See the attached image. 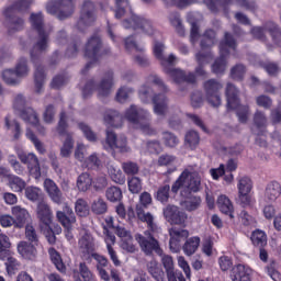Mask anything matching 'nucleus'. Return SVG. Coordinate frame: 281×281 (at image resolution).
<instances>
[{
	"mask_svg": "<svg viewBox=\"0 0 281 281\" xmlns=\"http://www.w3.org/2000/svg\"><path fill=\"white\" fill-rule=\"evenodd\" d=\"M31 25L35 32H37L40 40L34 44L31 49V63L35 66L34 82L36 93L43 91L45 85V66L41 65V53L47 49V38L49 35L45 32V23L43 13H32L30 16Z\"/></svg>",
	"mask_w": 281,
	"mask_h": 281,
	"instance_id": "obj_1",
	"label": "nucleus"
},
{
	"mask_svg": "<svg viewBox=\"0 0 281 281\" xmlns=\"http://www.w3.org/2000/svg\"><path fill=\"white\" fill-rule=\"evenodd\" d=\"M137 216L139 221L143 223H147L148 229L145 231L144 237L142 234H137L135 236V240L138 243L142 251L145 256H153V254H157V256H164V249L159 245V240L155 238L157 234L161 233V228L155 224V217L150 213L138 212Z\"/></svg>",
	"mask_w": 281,
	"mask_h": 281,
	"instance_id": "obj_2",
	"label": "nucleus"
},
{
	"mask_svg": "<svg viewBox=\"0 0 281 281\" xmlns=\"http://www.w3.org/2000/svg\"><path fill=\"white\" fill-rule=\"evenodd\" d=\"M83 56L90 61H88L81 70L82 76L87 75V71H89L95 63H100L101 58L111 56V47L104 46L100 36L92 35L86 43Z\"/></svg>",
	"mask_w": 281,
	"mask_h": 281,
	"instance_id": "obj_3",
	"label": "nucleus"
},
{
	"mask_svg": "<svg viewBox=\"0 0 281 281\" xmlns=\"http://www.w3.org/2000/svg\"><path fill=\"white\" fill-rule=\"evenodd\" d=\"M218 47L220 57H217L211 66L213 74H215L216 76L225 74V69L227 67V56H229V49H233L235 52L236 47H238V43L236 42V37H234V34L225 32Z\"/></svg>",
	"mask_w": 281,
	"mask_h": 281,
	"instance_id": "obj_4",
	"label": "nucleus"
},
{
	"mask_svg": "<svg viewBox=\"0 0 281 281\" xmlns=\"http://www.w3.org/2000/svg\"><path fill=\"white\" fill-rule=\"evenodd\" d=\"M111 89H113V70H108L101 81L95 83V79H89L82 88V98L87 100L93 95V92L98 91V98H109L111 95Z\"/></svg>",
	"mask_w": 281,
	"mask_h": 281,
	"instance_id": "obj_5",
	"label": "nucleus"
},
{
	"mask_svg": "<svg viewBox=\"0 0 281 281\" xmlns=\"http://www.w3.org/2000/svg\"><path fill=\"white\" fill-rule=\"evenodd\" d=\"M30 5H32V0H18L4 10L3 14L9 23V34L23 30L25 21L16 16V12H27Z\"/></svg>",
	"mask_w": 281,
	"mask_h": 281,
	"instance_id": "obj_6",
	"label": "nucleus"
},
{
	"mask_svg": "<svg viewBox=\"0 0 281 281\" xmlns=\"http://www.w3.org/2000/svg\"><path fill=\"white\" fill-rule=\"evenodd\" d=\"M176 60L177 57L173 54H170L168 58L162 56L160 63L162 67H165V74L170 76L176 85H183V82H186V85H196V75L194 72H186V70L172 68Z\"/></svg>",
	"mask_w": 281,
	"mask_h": 281,
	"instance_id": "obj_7",
	"label": "nucleus"
},
{
	"mask_svg": "<svg viewBox=\"0 0 281 281\" xmlns=\"http://www.w3.org/2000/svg\"><path fill=\"white\" fill-rule=\"evenodd\" d=\"M190 192H200L201 191V177L198 173H192L190 170L184 169L178 179L171 186L172 194H179V190L186 186Z\"/></svg>",
	"mask_w": 281,
	"mask_h": 281,
	"instance_id": "obj_8",
	"label": "nucleus"
},
{
	"mask_svg": "<svg viewBox=\"0 0 281 281\" xmlns=\"http://www.w3.org/2000/svg\"><path fill=\"white\" fill-rule=\"evenodd\" d=\"M76 4L71 0H57L54 3L47 4L46 11L53 16L57 15L59 21H65L74 14Z\"/></svg>",
	"mask_w": 281,
	"mask_h": 281,
	"instance_id": "obj_9",
	"label": "nucleus"
},
{
	"mask_svg": "<svg viewBox=\"0 0 281 281\" xmlns=\"http://www.w3.org/2000/svg\"><path fill=\"white\" fill-rule=\"evenodd\" d=\"M37 218H40L41 229L49 245H56V234L58 235L63 233L60 225H55L54 229L52 228L50 212H38Z\"/></svg>",
	"mask_w": 281,
	"mask_h": 281,
	"instance_id": "obj_10",
	"label": "nucleus"
},
{
	"mask_svg": "<svg viewBox=\"0 0 281 281\" xmlns=\"http://www.w3.org/2000/svg\"><path fill=\"white\" fill-rule=\"evenodd\" d=\"M203 89L205 91L206 102L213 109H218L223 101L221 99V89H223V83L216 79H209L203 83Z\"/></svg>",
	"mask_w": 281,
	"mask_h": 281,
	"instance_id": "obj_11",
	"label": "nucleus"
},
{
	"mask_svg": "<svg viewBox=\"0 0 281 281\" xmlns=\"http://www.w3.org/2000/svg\"><path fill=\"white\" fill-rule=\"evenodd\" d=\"M95 23V3L91 0H86L81 7L80 18L77 21V29L79 32H83L89 25Z\"/></svg>",
	"mask_w": 281,
	"mask_h": 281,
	"instance_id": "obj_12",
	"label": "nucleus"
},
{
	"mask_svg": "<svg viewBox=\"0 0 281 281\" xmlns=\"http://www.w3.org/2000/svg\"><path fill=\"white\" fill-rule=\"evenodd\" d=\"M122 25L125 30H142L148 36H153L155 34V27H153V21L142 18L137 14H132L131 20L126 19L122 22Z\"/></svg>",
	"mask_w": 281,
	"mask_h": 281,
	"instance_id": "obj_13",
	"label": "nucleus"
},
{
	"mask_svg": "<svg viewBox=\"0 0 281 281\" xmlns=\"http://www.w3.org/2000/svg\"><path fill=\"white\" fill-rule=\"evenodd\" d=\"M18 158L22 164L27 166L29 172L33 179H41V162L38 161V157L35 156L34 153H25L23 150L18 151Z\"/></svg>",
	"mask_w": 281,
	"mask_h": 281,
	"instance_id": "obj_14",
	"label": "nucleus"
},
{
	"mask_svg": "<svg viewBox=\"0 0 281 281\" xmlns=\"http://www.w3.org/2000/svg\"><path fill=\"white\" fill-rule=\"evenodd\" d=\"M105 144L110 150H117L119 153H128L131 150L126 136L117 137V134L111 128L105 131Z\"/></svg>",
	"mask_w": 281,
	"mask_h": 281,
	"instance_id": "obj_15",
	"label": "nucleus"
},
{
	"mask_svg": "<svg viewBox=\"0 0 281 281\" xmlns=\"http://www.w3.org/2000/svg\"><path fill=\"white\" fill-rule=\"evenodd\" d=\"M169 248L172 254H179L181 251V240L190 236L188 229L171 228L169 229Z\"/></svg>",
	"mask_w": 281,
	"mask_h": 281,
	"instance_id": "obj_16",
	"label": "nucleus"
},
{
	"mask_svg": "<svg viewBox=\"0 0 281 281\" xmlns=\"http://www.w3.org/2000/svg\"><path fill=\"white\" fill-rule=\"evenodd\" d=\"M44 190L45 192H47L53 203H56V205H63V201H65V198L63 196V191H60V188L58 187V184L55 183L54 180L46 178L44 180Z\"/></svg>",
	"mask_w": 281,
	"mask_h": 281,
	"instance_id": "obj_17",
	"label": "nucleus"
},
{
	"mask_svg": "<svg viewBox=\"0 0 281 281\" xmlns=\"http://www.w3.org/2000/svg\"><path fill=\"white\" fill-rule=\"evenodd\" d=\"M105 198L110 203H119L115 206V212H126V207L124 203H122V199H124V194L122 193V188L112 186L105 190Z\"/></svg>",
	"mask_w": 281,
	"mask_h": 281,
	"instance_id": "obj_18",
	"label": "nucleus"
},
{
	"mask_svg": "<svg viewBox=\"0 0 281 281\" xmlns=\"http://www.w3.org/2000/svg\"><path fill=\"white\" fill-rule=\"evenodd\" d=\"M13 109L18 112L23 122L27 121V117L36 113V111H34L32 108L25 106V97H23V94L15 95L13 101Z\"/></svg>",
	"mask_w": 281,
	"mask_h": 281,
	"instance_id": "obj_19",
	"label": "nucleus"
},
{
	"mask_svg": "<svg viewBox=\"0 0 281 281\" xmlns=\"http://www.w3.org/2000/svg\"><path fill=\"white\" fill-rule=\"evenodd\" d=\"M226 95V110L236 109L240 104V91L234 83H227L225 89Z\"/></svg>",
	"mask_w": 281,
	"mask_h": 281,
	"instance_id": "obj_20",
	"label": "nucleus"
},
{
	"mask_svg": "<svg viewBox=\"0 0 281 281\" xmlns=\"http://www.w3.org/2000/svg\"><path fill=\"white\" fill-rule=\"evenodd\" d=\"M146 115L148 112L142 110L135 104H132L124 113L125 120L130 122V124L137 125L142 120H146Z\"/></svg>",
	"mask_w": 281,
	"mask_h": 281,
	"instance_id": "obj_21",
	"label": "nucleus"
},
{
	"mask_svg": "<svg viewBox=\"0 0 281 281\" xmlns=\"http://www.w3.org/2000/svg\"><path fill=\"white\" fill-rule=\"evenodd\" d=\"M232 281H251V268L243 263L233 267L231 272Z\"/></svg>",
	"mask_w": 281,
	"mask_h": 281,
	"instance_id": "obj_22",
	"label": "nucleus"
},
{
	"mask_svg": "<svg viewBox=\"0 0 281 281\" xmlns=\"http://www.w3.org/2000/svg\"><path fill=\"white\" fill-rule=\"evenodd\" d=\"M57 218L63 227H65L66 229V238H68V240H70V238H74V236H71V225L76 223V213L57 212Z\"/></svg>",
	"mask_w": 281,
	"mask_h": 281,
	"instance_id": "obj_23",
	"label": "nucleus"
},
{
	"mask_svg": "<svg viewBox=\"0 0 281 281\" xmlns=\"http://www.w3.org/2000/svg\"><path fill=\"white\" fill-rule=\"evenodd\" d=\"M38 245H34L32 241H20L18 244V252L21 254L22 258L25 260H35L38 255V250L36 247Z\"/></svg>",
	"mask_w": 281,
	"mask_h": 281,
	"instance_id": "obj_24",
	"label": "nucleus"
},
{
	"mask_svg": "<svg viewBox=\"0 0 281 281\" xmlns=\"http://www.w3.org/2000/svg\"><path fill=\"white\" fill-rule=\"evenodd\" d=\"M154 112L156 115H166L168 111V97L165 93H158L153 97Z\"/></svg>",
	"mask_w": 281,
	"mask_h": 281,
	"instance_id": "obj_25",
	"label": "nucleus"
},
{
	"mask_svg": "<svg viewBox=\"0 0 281 281\" xmlns=\"http://www.w3.org/2000/svg\"><path fill=\"white\" fill-rule=\"evenodd\" d=\"M147 271L154 280L166 281V272H164L157 260L151 259L147 262Z\"/></svg>",
	"mask_w": 281,
	"mask_h": 281,
	"instance_id": "obj_26",
	"label": "nucleus"
},
{
	"mask_svg": "<svg viewBox=\"0 0 281 281\" xmlns=\"http://www.w3.org/2000/svg\"><path fill=\"white\" fill-rule=\"evenodd\" d=\"M103 120L108 126H112L113 128H120L123 123L122 114L115 110L106 111Z\"/></svg>",
	"mask_w": 281,
	"mask_h": 281,
	"instance_id": "obj_27",
	"label": "nucleus"
},
{
	"mask_svg": "<svg viewBox=\"0 0 281 281\" xmlns=\"http://www.w3.org/2000/svg\"><path fill=\"white\" fill-rule=\"evenodd\" d=\"M200 245H201V237L193 236L188 238L182 246V251L184 256H194V254H196V251L199 250Z\"/></svg>",
	"mask_w": 281,
	"mask_h": 281,
	"instance_id": "obj_28",
	"label": "nucleus"
},
{
	"mask_svg": "<svg viewBox=\"0 0 281 281\" xmlns=\"http://www.w3.org/2000/svg\"><path fill=\"white\" fill-rule=\"evenodd\" d=\"M94 260H97V271H99V276L101 280L104 281H111V277L109 276V272L104 267H108L109 265V259L102 255L94 254L93 255Z\"/></svg>",
	"mask_w": 281,
	"mask_h": 281,
	"instance_id": "obj_29",
	"label": "nucleus"
},
{
	"mask_svg": "<svg viewBox=\"0 0 281 281\" xmlns=\"http://www.w3.org/2000/svg\"><path fill=\"white\" fill-rule=\"evenodd\" d=\"M281 194V186L278 181H271L267 184L265 191V199L267 201H276L280 198Z\"/></svg>",
	"mask_w": 281,
	"mask_h": 281,
	"instance_id": "obj_30",
	"label": "nucleus"
},
{
	"mask_svg": "<svg viewBox=\"0 0 281 281\" xmlns=\"http://www.w3.org/2000/svg\"><path fill=\"white\" fill-rule=\"evenodd\" d=\"M8 179V186L13 192H23L25 188L27 187V182L23 180V178L14 175H9Z\"/></svg>",
	"mask_w": 281,
	"mask_h": 281,
	"instance_id": "obj_31",
	"label": "nucleus"
},
{
	"mask_svg": "<svg viewBox=\"0 0 281 281\" xmlns=\"http://www.w3.org/2000/svg\"><path fill=\"white\" fill-rule=\"evenodd\" d=\"M24 196L27 201L36 203V201L43 199V190L38 187L27 186L24 188Z\"/></svg>",
	"mask_w": 281,
	"mask_h": 281,
	"instance_id": "obj_32",
	"label": "nucleus"
},
{
	"mask_svg": "<svg viewBox=\"0 0 281 281\" xmlns=\"http://www.w3.org/2000/svg\"><path fill=\"white\" fill-rule=\"evenodd\" d=\"M184 144L190 148V150H196L199 144H201V136L199 132L191 130L187 132L184 136Z\"/></svg>",
	"mask_w": 281,
	"mask_h": 281,
	"instance_id": "obj_33",
	"label": "nucleus"
},
{
	"mask_svg": "<svg viewBox=\"0 0 281 281\" xmlns=\"http://www.w3.org/2000/svg\"><path fill=\"white\" fill-rule=\"evenodd\" d=\"M4 126L8 131H10V128H12V133H13V139L14 142H18V139H21V135H23V131L21 130V123H19V121L13 120L12 122L10 121V114H8L4 117Z\"/></svg>",
	"mask_w": 281,
	"mask_h": 281,
	"instance_id": "obj_34",
	"label": "nucleus"
},
{
	"mask_svg": "<svg viewBox=\"0 0 281 281\" xmlns=\"http://www.w3.org/2000/svg\"><path fill=\"white\" fill-rule=\"evenodd\" d=\"M164 216L170 225H183L188 218L184 212H165Z\"/></svg>",
	"mask_w": 281,
	"mask_h": 281,
	"instance_id": "obj_35",
	"label": "nucleus"
},
{
	"mask_svg": "<svg viewBox=\"0 0 281 281\" xmlns=\"http://www.w3.org/2000/svg\"><path fill=\"white\" fill-rule=\"evenodd\" d=\"M48 254L57 271H59L60 273H67V266H65V262H63V257H60V254L57 252L55 248H49Z\"/></svg>",
	"mask_w": 281,
	"mask_h": 281,
	"instance_id": "obj_36",
	"label": "nucleus"
},
{
	"mask_svg": "<svg viewBox=\"0 0 281 281\" xmlns=\"http://www.w3.org/2000/svg\"><path fill=\"white\" fill-rule=\"evenodd\" d=\"M250 240L255 247L262 249L267 247V233L261 229H256L252 232Z\"/></svg>",
	"mask_w": 281,
	"mask_h": 281,
	"instance_id": "obj_37",
	"label": "nucleus"
},
{
	"mask_svg": "<svg viewBox=\"0 0 281 281\" xmlns=\"http://www.w3.org/2000/svg\"><path fill=\"white\" fill-rule=\"evenodd\" d=\"M91 186H93V178H91V175L82 172L77 178V188L80 192H87V190L91 189Z\"/></svg>",
	"mask_w": 281,
	"mask_h": 281,
	"instance_id": "obj_38",
	"label": "nucleus"
},
{
	"mask_svg": "<svg viewBox=\"0 0 281 281\" xmlns=\"http://www.w3.org/2000/svg\"><path fill=\"white\" fill-rule=\"evenodd\" d=\"M236 203L237 205H240L243 210H254L256 200L249 193H238Z\"/></svg>",
	"mask_w": 281,
	"mask_h": 281,
	"instance_id": "obj_39",
	"label": "nucleus"
},
{
	"mask_svg": "<svg viewBox=\"0 0 281 281\" xmlns=\"http://www.w3.org/2000/svg\"><path fill=\"white\" fill-rule=\"evenodd\" d=\"M67 128H69V123H67V112L61 111L59 114V121L57 123L56 131L60 137H67L68 135H71V133H69Z\"/></svg>",
	"mask_w": 281,
	"mask_h": 281,
	"instance_id": "obj_40",
	"label": "nucleus"
},
{
	"mask_svg": "<svg viewBox=\"0 0 281 281\" xmlns=\"http://www.w3.org/2000/svg\"><path fill=\"white\" fill-rule=\"evenodd\" d=\"M216 205L220 212H234V203L225 194L218 195Z\"/></svg>",
	"mask_w": 281,
	"mask_h": 281,
	"instance_id": "obj_41",
	"label": "nucleus"
},
{
	"mask_svg": "<svg viewBox=\"0 0 281 281\" xmlns=\"http://www.w3.org/2000/svg\"><path fill=\"white\" fill-rule=\"evenodd\" d=\"M229 111H236L240 124H247L249 121V105H243L239 102L235 109H231Z\"/></svg>",
	"mask_w": 281,
	"mask_h": 281,
	"instance_id": "obj_42",
	"label": "nucleus"
},
{
	"mask_svg": "<svg viewBox=\"0 0 281 281\" xmlns=\"http://www.w3.org/2000/svg\"><path fill=\"white\" fill-rule=\"evenodd\" d=\"M74 150V136L68 134L60 148V156L64 158L71 157Z\"/></svg>",
	"mask_w": 281,
	"mask_h": 281,
	"instance_id": "obj_43",
	"label": "nucleus"
},
{
	"mask_svg": "<svg viewBox=\"0 0 281 281\" xmlns=\"http://www.w3.org/2000/svg\"><path fill=\"white\" fill-rule=\"evenodd\" d=\"M14 227H18L21 229L22 227H25L30 221H32V217L30 216L29 212H16L14 217Z\"/></svg>",
	"mask_w": 281,
	"mask_h": 281,
	"instance_id": "obj_44",
	"label": "nucleus"
},
{
	"mask_svg": "<svg viewBox=\"0 0 281 281\" xmlns=\"http://www.w3.org/2000/svg\"><path fill=\"white\" fill-rule=\"evenodd\" d=\"M162 142L167 148H177L179 146V137L169 131L162 132Z\"/></svg>",
	"mask_w": 281,
	"mask_h": 281,
	"instance_id": "obj_45",
	"label": "nucleus"
},
{
	"mask_svg": "<svg viewBox=\"0 0 281 281\" xmlns=\"http://www.w3.org/2000/svg\"><path fill=\"white\" fill-rule=\"evenodd\" d=\"M237 188L238 194H249L254 188V184L251 183V179L249 177L244 176L238 180Z\"/></svg>",
	"mask_w": 281,
	"mask_h": 281,
	"instance_id": "obj_46",
	"label": "nucleus"
},
{
	"mask_svg": "<svg viewBox=\"0 0 281 281\" xmlns=\"http://www.w3.org/2000/svg\"><path fill=\"white\" fill-rule=\"evenodd\" d=\"M180 205L187 210V212H194L201 206V196H193L190 200L182 201Z\"/></svg>",
	"mask_w": 281,
	"mask_h": 281,
	"instance_id": "obj_47",
	"label": "nucleus"
},
{
	"mask_svg": "<svg viewBox=\"0 0 281 281\" xmlns=\"http://www.w3.org/2000/svg\"><path fill=\"white\" fill-rule=\"evenodd\" d=\"M247 74V67L243 64H236L232 69H231V77L233 80H238L243 81L245 80V75Z\"/></svg>",
	"mask_w": 281,
	"mask_h": 281,
	"instance_id": "obj_48",
	"label": "nucleus"
},
{
	"mask_svg": "<svg viewBox=\"0 0 281 281\" xmlns=\"http://www.w3.org/2000/svg\"><path fill=\"white\" fill-rule=\"evenodd\" d=\"M26 137L32 142L40 155H45V153H47L45 145H43V143L38 139V137H36V134H34L32 130L26 131Z\"/></svg>",
	"mask_w": 281,
	"mask_h": 281,
	"instance_id": "obj_49",
	"label": "nucleus"
},
{
	"mask_svg": "<svg viewBox=\"0 0 281 281\" xmlns=\"http://www.w3.org/2000/svg\"><path fill=\"white\" fill-rule=\"evenodd\" d=\"M127 188L132 194H139L142 192V179L139 177H128Z\"/></svg>",
	"mask_w": 281,
	"mask_h": 281,
	"instance_id": "obj_50",
	"label": "nucleus"
},
{
	"mask_svg": "<svg viewBox=\"0 0 281 281\" xmlns=\"http://www.w3.org/2000/svg\"><path fill=\"white\" fill-rule=\"evenodd\" d=\"M79 248L82 254H91L93 251V239L89 235H85L79 239Z\"/></svg>",
	"mask_w": 281,
	"mask_h": 281,
	"instance_id": "obj_51",
	"label": "nucleus"
},
{
	"mask_svg": "<svg viewBox=\"0 0 281 281\" xmlns=\"http://www.w3.org/2000/svg\"><path fill=\"white\" fill-rule=\"evenodd\" d=\"M115 19H122L126 14V9L131 8L128 0H115Z\"/></svg>",
	"mask_w": 281,
	"mask_h": 281,
	"instance_id": "obj_52",
	"label": "nucleus"
},
{
	"mask_svg": "<svg viewBox=\"0 0 281 281\" xmlns=\"http://www.w3.org/2000/svg\"><path fill=\"white\" fill-rule=\"evenodd\" d=\"M18 78H20V76L16 75V70L14 69H5L2 71V80H4L7 85H19Z\"/></svg>",
	"mask_w": 281,
	"mask_h": 281,
	"instance_id": "obj_53",
	"label": "nucleus"
},
{
	"mask_svg": "<svg viewBox=\"0 0 281 281\" xmlns=\"http://www.w3.org/2000/svg\"><path fill=\"white\" fill-rule=\"evenodd\" d=\"M169 21L171 25L176 29L177 34L179 36H186V27H183V24L181 23V18H179V13H173L170 18Z\"/></svg>",
	"mask_w": 281,
	"mask_h": 281,
	"instance_id": "obj_54",
	"label": "nucleus"
},
{
	"mask_svg": "<svg viewBox=\"0 0 281 281\" xmlns=\"http://www.w3.org/2000/svg\"><path fill=\"white\" fill-rule=\"evenodd\" d=\"M267 31L269 32L270 36L272 37V42L274 45L278 47H281V30L278 24H271L270 26L267 27Z\"/></svg>",
	"mask_w": 281,
	"mask_h": 281,
	"instance_id": "obj_55",
	"label": "nucleus"
},
{
	"mask_svg": "<svg viewBox=\"0 0 281 281\" xmlns=\"http://www.w3.org/2000/svg\"><path fill=\"white\" fill-rule=\"evenodd\" d=\"M78 128L83 133V136L88 142H95L98 139V136L94 134L93 130H91V126H89L85 122L78 123Z\"/></svg>",
	"mask_w": 281,
	"mask_h": 281,
	"instance_id": "obj_56",
	"label": "nucleus"
},
{
	"mask_svg": "<svg viewBox=\"0 0 281 281\" xmlns=\"http://www.w3.org/2000/svg\"><path fill=\"white\" fill-rule=\"evenodd\" d=\"M24 122H26L27 124H32V126L36 128L37 133H40V135H45L46 133L45 126L41 125V120H38V114L36 112H34Z\"/></svg>",
	"mask_w": 281,
	"mask_h": 281,
	"instance_id": "obj_57",
	"label": "nucleus"
},
{
	"mask_svg": "<svg viewBox=\"0 0 281 281\" xmlns=\"http://www.w3.org/2000/svg\"><path fill=\"white\" fill-rule=\"evenodd\" d=\"M122 168L123 172H125L127 177H135V175L139 173V165L131 160L123 162Z\"/></svg>",
	"mask_w": 281,
	"mask_h": 281,
	"instance_id": "obj_58",
	"label": "nucleus"
},
{
	"mask_svg": "<svg viewBox=\"0 0 281 281\" xmlns=\"http://www.w3.org/2000/svg\"><path fill=\"white\" fill-rule=\"evenodd\" d=\"M156 199L157 201H160V203H164V204L168 203L170 199V184H165L160 187L157 190Z\"/></svg>",
	"mask_w": 281,
	"mask_h": 281,
	"instance_id": "obj_59",
	"label": "nucleus"
},
{
	"mask_svg": "<svg viewBox=\"0 0 281 281\" xmlns=\"http://www.w3.org/2000/svg\"><path fill=\"white\" fill-rule=\"evenodd\" d=\"M254 124L256 128H267V114L257 110L254 114Z\"/></svg>",
	"mask_w": 281,
	"mask_h": 281,
	"instance_id": "obj_60",
	"label": "nucleus"
},
{
	"mask_svg": "<svg viewBox=\"0 0 281 281\" xmlns=\"http://www.w3.org/2000/svg\"><path fill=\"white\" fill-rule=\"evenodd\" d=\"M16 76L23 77L30 74V67L27 66V58L21 57L15 66Z\"/></svg>",
	"mask_w": 281,
	"mask_h": 281,
	"instance_id": "obj_61",
	"label": "nucleus"
},
{
	"mask_svg": "<svg viewBox=\"0 0 281 281\" xmlns=\"http://www.w3.org/2000/svg\"><path fill=\"white\" fill-rule=\"evenodd\" d=\"M146 146L148 153L151 155H160V153H164V146H161V142L157 139L147 140Z\"/></svg>",
	"mask_w": 281,
	"mask_h": 281,
	"instance_id": "obj_62",
	"label": "nucleus"
},
{
	"mask_svg": "<svg viewBox=\"0 0 281 281\" xmlns=\"http://www.w3.org/2000/svg\"><path fill=\"white\" fill-rule=\"evenodd\" d=\"M25 238L29 243H33L34 245H38V234L36 233V228L34 226L26 224L25 226Z\"/></svg>",
	"mask_w": 281,
	"mask_h": 281,
	"instance_id": "obj_63",
	"label": "nucleus"
},
{
	"mask_svg": "<svg viewBox=\"0 0 281 281\" xmlns=\"http://www.w3.org/2000/svg\"><path fill=\"white\" fill-rule=\"evenodd\" d=\"M92 212H108L109 203L105 202L104 199L98 198L91 204Z\"/></svg>",
	"mask_w": 281,
	"mask_h": 281,
	"instance_id": "obj_64",
	"label": "nucleus"
}]
</instances>
